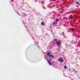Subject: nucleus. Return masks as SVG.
Here are the masks:
<instances>
[{
  "instance_id": "f257e3e1",
  "label": "nucleus",
  "mask_w": 80,
  "mask_h": 80,
  "mask_svg": "<svg viewBox=\"0 0 80 80\" xmlns=\"http://www.w3.org/2000/svg\"><path fill=\"white\" fill-rule=\"evenodd\" d=\"M58 60L60 62H61V63H63V59H62L61 58H59Z\"/></svg>"
},
{
  "instance_id": "f03ea898",
  "label": "nucleus",
  "mask_w": 80,
  "mask_h": 80,
  "mask_svg": "<svg viewBox=\"0 0 80 80\" xmlns=\"http://www.w3.org/2000/svg\"><path fill=\"white\" fill-rule=\"evenodd\" d=\"M56 43L58 44H58H59V45H61V43H60V42H58L57 41H56Z\"/></svg>"
},
{
  "instance_id": "7ed1b4c3",
  "label": "nucleus",
  "mask_w": 80,
  "mask_h": 80,
  "mask_svg": "<svg viewBox=\"0 0 80 80\" xmlns=\"http://www.w3.org/2000/svg\"><path fill=\"white\" fill-rule=\"evenodd\" d=\"M76 4H78V5H80V3H79V2H76Z\"/></svg>"
},
{
  "instance_id": "20e7f679",
  "label": "nucleus",
  "mask_w": 80,
  "mask_h": 80,
  "mask_svg": "<svg viewBox=\"0 0 80 80\" xmlns=\"http://www.w3.org/2000/svg\"><path fill=\"white\" fill-rule=\"evenodd\" d=\"M48 63L50 65H52V63L51 62H50V61H48Z\"/></svg>"
},
{
  "instance_id": "39448f33",
  "label": "nucleus",
  "mask_w": 80,
  "mask_h": 80,
  "mask_svg": "<svg viewBox=\"0 0 80 80\" xmlns=\"http://www.w3.org/2000/svg\"><path fill=\"white\" fill-rule=\"evenodd\" d=\"M56 21L57 22V23H58V21H59V19H58V18H57Z\"/></svg>"
},
{
  "instance_id": "423d86ee",
  "label": "nucleus",
  "mask_w": 80,
  "mask_h": 80,
  "mask_svg": "<svg viewBox=\"0 0 80 80\" xmlns=\"http://www.w3.org/2000/svg\"><path fill=\"white\" fill-rule=\"evenodd\" d=\"M50 56H51L52 58H53V57H55V56H54L52 55V54H51Z\"/></svg>"
},
{
  "instance_id": "0eeeda50",
  "label": "nucleus",
  "mask_w": 80,
  "mask_h": 80,
  "mask_svg": "<svg viewBox=\"0 0 80 80\" xmlns=\"http://www.w3.org/2000/svg\"><path fill=\"white\" fill-rule=\"evenodd\" d=\"M47 56H48V55H50V52H48L47 53Z\"/></svg>"
},
{
  "instance_id": "6e6552de",
  "label": "nucleus",
  "mask_w": 80,
  "mask_h": 80,
  "mask_svg": "<svg viewBox=\"0 0 80 80\" xmlns=\"http://www.w3.org/2000/svg\"><path fill=\"white\" fill-rule=\"evenodd\" d=\"M41 24L42 25H44V22H42Z\"/></svg>"
},
{
  "instance_id": "1a4fd4ad",
  "label": "nucleus",
  "mask_w": 80,
  "mask_h": 80,
  "mask_svg": "<svg viewBox=\"0 0 80 80\" xmlns=\"http://www.w3.org/2000/svg\"><path fill=\"white\" fill-rule=\"evenodd\" d=\"M56 45H58V47H60V45H59V44H57Z\"/></svg>"
},
{
  "instance_id": "9d476101",
  "label": "nucleus",
  "mask_w": 80,
  "mask_h": 80,
  "mask_svg": "<svg viewBox=\"0 0 80 80\" xmlns=\"http://www.w3.org/2000/svg\"><path fill=\"white\" fill-rule=\"evenodd\" d=\"M64 68H67V66H64Z\"/></svg>"
},
{
  "instance_id": "9b49d317",
  "label": "nucleus",
  "mask_w": 80,
  "mask_h": 80,
  "mask_svg": "<svg viewBox=\"0 0 80 80\" xmlns=\"http://www.w3.org/2000/svg\"><path fill=\"white\" fill-rule=\"evenodd\" d=\"M55 22H53V25H55Z\"/></svg>"
},
{
  "instance_id": "f8f14e48",
  "label": "nucleus",
  "mask_w": 80,
  "mask_h": 80,
  "mask_svg": "<svg viewBox=\"0 0 80 80\" xmlns=\"http://www.w3.org/2000/svg\"><path fill=\"white\" fill-rule=\"evenodd\" d=\"M72 18H69V20H70V19H72Z\"/></svg>"
},
{
  "instance_id": "ddd939ff",
  "label": "nucleus",
  "mask_w": 80,
  "mask_h": 80,
  "mask_svg": "<svg viewBox=\"0 0 80 80\" xmlns=\"http://www.w3.org/2000/svg\"><path fill=\"white\" fill-rule=\"evenodd\" d=\"M72 31L74 30V28H72Z\"/></svg>"
},
{
  "instance_id": "4468645a",
  "label": "nucleus",
  "mask_w": 80,
  "mask_h": 80,
  "mask_svg": "<svg viewBox=\"0 0 80 80\" xmlns=\"http://www.w3.org/2000/svg\"><path fill=\"white\" fill-rule=\"evenodd\" d=\"M54 41H57V39H55L54 40Z\"/></svg>"
},
{
  "instance_id": "2eb2a0df",
  "label": "nucleus",
  "mask_w": 80,
  "mask_h": 80,
  "mask_svg": "<svg viewBox=\"0 0 80 80\" xmlns=\"http://www.w3.org/2000/svg\"><path fill=\"white\" fill-rule=\"evenodd\" d=\"M47 61H48V62H49L50 61H49V60H48V59H47Z\"/></svg>"
},
{
  "instance_id": "dca6fc26",
  "label": "nucleus",
  "mask_w": 80,
  "mask_h": 80,
  "mask_svg": "<svg viewBox=\"0 0 80 80\" xmlns=\"http://www.w3.org/2000/svg\"><path fill=\"white\" fill-rule=\"evenodd\" d=\"M50 55H49V56H48V57H50Z\"/></svg>"
},
{
  "instance_id": "f3484780",
  "label": "nucleus",
  "mask_w": 80,
  "mask_h": 80,
  "mask_svg": "<svg viewBox=\"0 0 80 80\" xmlns=\"http://www.w3.org/2000/svg\"><path fill=\"white\" fill-rule=\"evenodd\" d=\"M13 1H11V2H13Z\"/></svg>"
},
{
  "instance_id": "a211bd4d",
  "label": "nucleus",
  "mask_w": 80,
  "mask_h": 80,
  "mask_svg": "<svg viewBox=\"0 0 80 80\" xmlns=\"http://www.w3.org/2000/svg\"><path fill=\"white\" fill-rule=\"evenodd\" d=\"M23 15H25V13H24L23 14Z\"/></svg>"
},
{
  "instance_id": "6ab92c4d",
  "label": "nucleus",
  "mask_w": 80,
  "mask_h": 80,
  "mask_svg": "<svg viewBox=\"0 0 80 80\" xmlns=\"http://www.w3.org/2000/svg\"><path fill=\"white\" fill-rule=\"evenodd\" d=\"M74 0H73V2Z\"/></svg>"
},
{
  "instance_id": "aec40b11",
  "label": "nucleus",
  "mask_w": 80,
  "mask_h": 80,
  "mask_svg": "<svg viewBox=\"0 0 80 80\" xmlns=\"http://www.w3.org/2000/svg\"><path fill=\"white\" fill-rule=\"evenodd\" d=\"M52 60H51L50 61Z\"/></svg>"
}]
</instances>
